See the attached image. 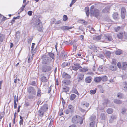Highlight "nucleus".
I'll return each mask as SVG.
<instances>
[{
  "label": "nucleus",
  "instance_id": "f257e3e1",
  "mask_svg": "<svg viewBox=\"0 0 127 127\" xmlns=\"http://www.w3.org/2000/svg\"><path fill=\"white\" fill-rule=\"evenodd\" d=\"M33 27H35L39 31H41L43 27L42 22L39 19H37L33 25Z\"/></svg>",
  "mask_w": 127,
  "mask_h": 127
},
{
  "label": "nucleus",
  "instance_id": "f03ea898",
  "mask_svg": "<svg viewBox=\"0 0 127 127\" xmlns=\"http://www.w3.org/2000/svg\"><path fill=\"white\" fill-rule=\"evenodd\" d=\"M72 122L74 123H79L80 124H82L83 120L82 118L78 116H74L72 119Z\"/></svg>",
  "mask_w": 127,
  "mask_h": 127
},
{
  "label": "nucleus",
  "instance_id": "7ed1b4c3",
  "mask_svg": "<svg viewBox=\"0 0 127 127\" xmlns=\"http://www.w3.org/2000/svg\"><path fill=\"white\" fill-rule=\"evenodd\" d=\"M48 108L45 105L42 106L38 111L39 115L40 117H42L44 114V113L46 111Z\"/></svg>",
  "mask_w": 127,
  "mask_h": 127
},
{
  "label": "nucleus",
  "instance_id": "20e7f679",
  "mask_svg": "<svg viewBox=\"0 0 127 127\" xmlns=\"http://www.w3.org/2000/svg\"><path fill=\"white\" fill-rule=\"evenodd\" d=\"M50 61V59L48 57L45 56L42 58V63L43 64H48Z\"/></svg>",
  "mask_w": 127,
  "mask_h": 127
},
{
  "label": "nucleus",
  "instance_id": "39448f33",
  "mask_svg": "<svg viewBox=\"0 0 127 127\" xmlns=\"http://www.w3.org/2000/svg\"><path fill=\"white\" fill-rule=\"evenodd\" d=\"M100 12V11L97 9L95 8L91 13H93V16L97 18L99 16Z\"/></svg>",
  "mask_w": 127,
  "mask_h": 127
},
{
  "label": "nucleus",
  "instance_id": "423d86ee",
  "mask_svg": "<svg viewBox=\"0 0 127 127\" xmlns=\"http://www.w3.org/2000/svg\"><path fill=\"white\" fill-rule=\"evenodd\" d=\"M82 68L80 64L78 63H75L72 67V69L75 71H76L79 69L81 68Z\"/></svg>",
  "mask_w": 127,
  "mask_h": 127
},
{
  "label": "nucleus",
  "instance_id": "0eeeda50",
  "mask_svg": "<svg viewBox=\"0 0 127 127\" xmlns=\"http://www.w3.org/2000/svg\"><path fill=\"white\" fill-rule=\"evenodd\" d=\"M52 69V67L50 66H45L42 68V71L43 72H46L50 71Z\"/></svg>",
  "mask_w": 127,
  "mask_h": 127
},
{
  "label": "nucleus",
  "instance_id": "6e6552de",
  "mask_svg": "<svg viewBox=\"0 0 127 127\" xmlns=\"http://www.w3.org/2000/svg\"><path fill=\"white\" fill-rule=\"evenodd\" d=\"M84 78V75L83 73H80L78 74L77 77V79L78 82L81 81L83 80Z\"/></svg>",
  "mask_w": 127,
  "mask_h": 127
},
{
  "label": "nucleus",
  "instance_id": "1a4fd4ad",
  "mask_svg": "<svg viewBox=\"0 0 127 127\" xmlns=\"http://www.w3.org/2000/svg\"><path fill=\"white\" fill-rule=\"evenodd\" d=\"M36 94V93H29L28 97L30 99H33L35 98Z\"/></svg>",
  "mask_w": 127,
  "mask_h": 127
},
{
  "label": "nucleus",
  "instance_id": "9d476101",
  "mask_svg": "<svg viewBox=\"0 0 127 127\" xmlns=\"http://www.w3.org/2000/svg\"><path fill=\"white\" fill-rule=\"evenodd\" d=\"M28 92L29 93H36L34 88L32 86H30L28 88Z\"/></svg>",
  "mask_w": 127,
  "mask_h": 127
},
{
  "label": "nucleus",
  "instance_id": "9b49d317",
  "mask_svg": "<svg viewBox=\"0 0 127 127\" xmlns=\"http://www.w3.org/2000/svg\"><path fill=\"white\" fill-rule=\"evenodd\" d=\"M117 96L119 98L122 99L124 98V94L121 93H118L117 95Z\"/></svg>",
  "mask_w": 127,
  "mask_h": 127
},
{
  "label": "nucleus",
  "instance_id": "f8f14e48",
  "mask_svg": "<svg viewBox=\"0 0 127 127\" xmlns=\"http://www.w3.org/2000/svg\"><path fill=\"white\" fill-rule=\"evenodd\" d=\"M117 67L116 65L112 64L109 67V69L112 71H115L116 70Z\"/></svg>",
  "mask_w": 127,
  "mask_h": 127
},
{
  "label": "nucleus",
  "instance_id": "ddd939ff",
  "mask_svg": "<svg viewBox=\"0 0 127 127\" xmlns=\"http://www.w3.org/2000/svg\"><path fill=\"white\" fill-rule=\"evenodd\" d=\"M113 102L114 103L117 104H121L122 103V101L117 99H114Z\"/></svg>",
  "mask_w": 127,
  "mask_h": 127
},
{
  "label": "nucleus",
  "instance_id": "4468645a",
  "mask_svg": "<svg viewBox=\"0 0 127 127\" xmlns=\"http://www.w3.org/2000/svg\"><path fill=\"white\" fill-rule=\"evenodd\" d=\"M92 78L90 76H89L86 77L85 79V81L87 83H90L92 80Z\"/></svg>",
  "mask_w": 127,
  "mask_h": 127
},
{
  "label": "nucleus",
  "instance_id": "2eb2a0df",
  "mask_svg": "<svg viewBox=\"0 0 127 127\" xmlns=\"http://www.w3.org/2000/svg\"><path fill=\"white\" fill-rule=\"evenodd\" d=\"M124 34L123 32H120L117 34V38L120 39H122L123 37Z\"/></svg>",
  "mask_w": 127,
  "mask_h": 127
},
{
  "label": "nucleus",
  "instance_id": "dca6fc26",
  "mask_svg": "<svg viewBox=\"0 0 127 127\" xmlns=\"http://www.w3.org/2000/svg\"><path fill=\"white\" fill-rule=\"evenodd\" d=\"M68 109L70 111V112L72 113L73 112L74 107L72 105H69L68 106Z\"/></svg>",
  "mask_w": 127,
  "mask_h": 127
},
{
  "label": "nucleus",
  "instance_id": "f3484780",
  "mask_svg": "<svg viewBox=\"0 0 127 127\" xmlns=\"http://www.w3.org/2000/svg\"><path fill=\"white\" fill-rule=\"evenodd\" d=\"M105 39L109 41H110L112 40V36L110 35H108L105 37Z\"/></svg>",
  "mask_w": 127,
  "mask_h": 127
},
{
  "label": "nucleus",
  "instance_id": "a211bd4d",
  "mask_svg": "<svg viewBox=\"0 0 127 127\" xmlns=\"http://www.w3.org/2000/svg\"><path fill=\"white\" fill-rule=\"evenodd\" d=\"M106 116L105 113H101L100 116L101 119L102 120H104L105 119Z\"/></svg>",
  "mask_w": 127,
  "mask_h": 127
},
{
  "label": "nucleus",
  "instance_id": "6ab92c4d",
  "mask_svg": "<svg viewBox=\"0 0 127 127\" xmlns=\"http://www.w3.org/2000/svg\"><path fill=\"white\" fill-rule=\"evenodd\" d=\"M117 117L115 115H112L111 117V119L109 120L110 123H112L113 122V120L117 118Z\"/></svg>",
  "mask_w": 127,
  "mask_h": 127
},
{
  "label": "nucleus",
  "instance_id": "aec40b11",
  "mask_svg": "<svg viewBox=\"0 0 127 127\" xmlns=\"http://www.w3.org/2000/svg\"><path fill=\"white\" fill-rule=\"evenodd\" d=\"M71 78L70 75L64 72V78L69 79Z\"/></svg>",
  "mask_w": 127,
  "mask_h": 127
},
{
  "label": "nucleus",
  "instance_id": "412c9836",
  "mask_svg": "<svg viewBox=\"0 0 127 127\" xmlns=\"http://www.w3.org/2000/svg\"><path fill=\"white\" fill-rule=\"evenodd\" d=\"M101 77H97L95 78L94 79V81L96 82H99L101 80Z\"/></svg>",
  "mask_w": 127,
  "mask_h": 127
},
{
  "label": "nucleus",
  "instance_id": "4be33fe9",
  "mask_svg": "<svg viewBox=\"0 0 127 127\" xmlns=\"http://www.w3.org/2000/svg\"><path fill=\"white\" fill-rule=\"evenodd\" d=\"M71 83L70 81L69 80H64V84L66 85H69Z\"/></svg>",
  "mask_w": 127,
  "mask_h": 127
},
{
  "label": "nucleus",
  "instance_id": "5701e85b",
  "mask_svg": "<svg viewBox=\"0 0 127 127\" xmlns=\"http://www.w3.org/2000/svg\"><path fill=\"white\" fill-rule=\"evenodd\" d=\"M109 11V9L108 7H105L102 10V12L104 13H108Z\"/></svg>",
  "mask_w": 127,
  "mask_h": 127
},
{
  "label": "nucleus",
  "instance_id": "b1692460",
  "mask_svg": "<svg viewBox=\"0 0 127 127\" xmlns=\"http://www.w3.org/2000/svg\"><path fill=\"white\" fill-rule=\"evenodd\" d=\"M107 113L109 114H111L113 112V109L111 108H109L106 111Z\"/></svg>",
  "mask_w": 127,
  "mask_h": 127
},
{
  "label": "nucleus",
  "instance_id": "393cba45",
  "mask_svg": "<svg viewBox=\"0 0 127 127\" xmlns=\"http://www.w3.org/2000/svg\"><path fill=\"white\" fill-rule=\"evenodd\" d=\"M85 10L87 16V17H88L89 14V10L88 8L86 7H85Z\"/></svg>",
  "mask_w": 127,
  "mask_h": 127
},
{
  "label": "nucleus",
  "instance_id": "a878e982",
  "mask_svg": "<svg viewBox=\"0 0 127 127\" xmlns=\"http://www.w3.org/2000/svg\"><path fill=\"white\" fill-rule=\"evenodd\" d=\"M41 80L42 82H47V79L46 77L45 76H43L41 78Z\"/></svg>",
  "mask_w": 127,
  "mask_h": 127
},
{
  "label": "nucleus",
  "instance_id": "bb28decb",
  "mask_svg": "<svg viewBox=\"0 0 127 127\" xmlns=\"http://www.w3.org/2000/svg\"><path fill=\"white\" fill-rule=\"evenodd\" d=\"M73 27L71 26H64V30H67L73 28Z\"/></svg>",
  "mask_w": 127,
  "mask_h": 127
},
{
  "label": "nucleus",
  "instance_id": "cd10ccee",
  "mask_svg": "<svg viewBox=\"0 0 127 127\" xmlns=\"http://www.w3.org/2000/svg\"><path fill=\"white\" fill-rule=\"evenodd\" d=\"M65 61L66 62H64V67L68 66L70 64V63L69 61H67V60H65Z\"/></svg>",
  "mask_w": 127,
  "mask_h": 127
},
{
  "label": "nucleus",
  "instance_id": "c85d7f7f",
  "mask_svg": "<svg viewBox=\"0 0 127 127\" xmlns=\"http://www.w3.org/2000/svg\"><path fill=\"white\" fill-rule=\"evenodd\" d=\"M76 95L74 94H72L70 95V99L71 100H73L76 97Z\"/></svg>",
  "mask_w": 127,
  "mask_h": 127
},
{
  "label": "nucleus",
  "instance_id": "c756f323",
  "mask_svg": "<svg viewBox=\"0 0 127 127\" xmlns=\"http://www.w3.org/2000/svg\"><path fill=\"white\" fill-rule=\"evenodd\" d=\"M101 37L100 36H98L94 37H93V39L95 40H99L101 38Z\"/></svg>",
  "mask_w": 127,
  "mask_h": 127
},
{
  "label": "nucleus",
  "instance_id": "7c9ffc66",
  "mask_svg": "<svg viewBox=\"0 0 127 127\" xmlns=\"http://www.w3.org/2000/svg\"><path fill=\"white\" fill-rule=\"evenodd\" d=\"M41 92L40 89H39L37 91V96L38 97H40L41 96Z\"/></svg>",
  "mask_w": 127,
  "mask_h": 127
},
{
  "label": "nucleus",
  "instance_id": "2f4dec72",
  "mask_svg": "<svg viewBox=\"0 0 127 127\" xmlns=\"http://www.w3.org/2000/svg\"><path fill=\"white\" fill-rule=\"evenodd\" d=\"M88 71V69L87 68H82L79 70V71L81 72H84Z\"/></svg>",
  "mask_w": 127,
  "mask_h": 127
},
{
  "label": "nucleus",
  "instance_id": "473e14b6",
  "mask_svg": "<svg viewBox=\"0 0 127 127\" xmlns=\"http://www.w3.org/2000/svg\"><path fill=\"white\" fill-rule=\"evenodd\" d=\"M96 118V116H95L93 115L91 116L89 118V120L91 121H93Z\"/></svg>",
  "mask_w": 127,
  "mask_h": 127
},
{
  "label": "nucleus",
  "instance_id": "72a5a7b5",
  "mask_svg": "<svg viewBox=\"0 0 127 127\" xmlns=\"http://www.w3.org/2000/svg\"><path fill=\"white\" fill-rule=\"evenodd\" d=\"M63 109L62 108H61L60 109L58 113V116H61L62 115H63Z\"/></svg>",
  "mask_w": 127,
  "mask_h": 127
},
{
  "label": "nucleus",
  "instance_id": "f704fd0d",
  "mask_svg": "<svg viewBox=\"0 0 127 127\" xmlns=\"http://www.w3.org/2000/svg\"><path fill=\"white\" fill-rule=\"evenodd\" d=\"M101 80L103 81H106L107 80V77L106 76H104L101 77Z\"/></svg>",
  "mask_w": 127,
  "mask_h": 127
},
{
  "label": "nucleus",
  "instance_id": "c9c22d12",
  "mask_svg": "<svg viewBox=\"0 0 127 127\" xmlns=\"http://www.w3.org/2000/svg\"><path fill=\"white\" fill-rule=\"evenodd\" d=\"M4 35H3L0 34V41L1 42L3 41L4 39Z\"/></svg>",
  "mask_w": 127,
  "mask_h": 127
},
{
  "label": "nucleus",
  "instance_id": "e433bc0d",
  "mask_svg": "<svg viewBox=\"0 0 127 127\" xmlns=\"http://www.w3.org/2000/svg\"><path fill=\"white\" fill-rule=\"evenodd\" d=\"M127 109L125 108H123L122 109L121 113L123 114H124L126 113Z\"/></svg>",
  "mask_w": 127,
  "mask_h": 127
},
{
  "label": "nucleus",
  "instance_id": "4c0bfd02",
  "mask_svg": "<svg viewBox=\"0 0 127 127\" xmlns=\"http://www.w3.org/2000/svg\"><path fill=\"white\" fill-rule=\"evenodd\" d=\"M113 18L116 20L117 19L118 16V14L117 13H114L113 15Z\"/></svg>",
  "mask_w": 127,
  "mask_h": 127
},
{
  "label": "nucleus",
  "instance_id": "58836bf2",
  "mask_svg": "<svg viewBox=\"0 0 127 127\" xmlns=\"http://www.w3.org/2000/svg\"><path fill=\"white\" fill-rule=\"evenodd\" d=\"M96 90L97 89L95 88L94 90H91L90 91V94H95L96 92Z\"/></svg>",
  "mask_w": 127,
  "mask_h": 127
},
{
  "label": "nucleus",
  "instance_id": "ea45409f",
  "mask_svg": "<svg viewBox=\"0 0 127 127\" xmlns=\"http://www.w3.org/2000/svg\"><path fill=\"white\" fill-rule=\"evenodd\" d=\"M69 90V88L68 87H64V92H67Z\"/></svg>",
  "mask_w": 127,
  "mask_h": 127
},
{
  "label": "nucleus",
  "instance_id": "a19ab883",
  "mask_svg": "<svg viewBox=\"0 0 127 127\" xmlns=\"http://www.w3.org/2000/svg\"><path fill=\"white\" fill-rule=\"evenodd\" d=\"M16 36L17 38H19L20 37V32L19 31H17L16 32Z\"/></svg>",
  "mask_w": 127,
  "mask_h": 127
},
{
  "label": "nucleus",
  "instance_id": "79ce46f5",
  "mask_svg": "<svg viewBox=\"0 0 127 127\" xmlns=\"http://www.w3.org/2000/svg\"><path fill=\"white\" fill-rule=\"evenodd\" d=\"M122 53L121 50H119L115 52V54L117 55H120Z\"/></svg>",
  "mask_w": 127,
  "mask_h": 127
},
{
  "label": "nucleus",
  "instance_id": "37998d69",
  "mask_svg": "<svg viewBox=\"0 0 127 127\" xmlns=\"http://www.w3.org/2000/svg\"><path fill=\"white\" fill-rule=\"evenodd\" d=\"M48 54L50 57L53 59L54 58V55L53 54L51 53H49Z\"/></svg>",
  "mask_w": 127,
  "mask_h": 127
},
{
  "label": "nucleus",
  "instance_id": "c03bdc74",
  "mask_svg": "<svg viewBox=\"0 0 127 127\" xmlns=\"http://www.w3.org/2000/svg\"><path fill=\"white\" fill-rule=\"evenodd\" d=\"M56 20L54 18H52L51 19V24H55L56 22Z\"/></svg>",
  "mask_w": 127,
  "mask_h": 127
},
{
  "label": "nucleus",
  "instance_id": "a18cd8bd",
  "mask_svg": "<svg viewBox=\"0 0 127 127\" xmlns=\"http://www.w3.org/2000/svg\"><path fill=\"white\" fill-rule=\"evenodd\" d=\"M95 123V121H94L91 122L90 124V127H94V125Z\"/></svg>",
  "mask_w": 127,
  "mask_h": 127
},
{
  "label": "nucleus",
  "instance_id": "49530a36",
  "mask_svg": "<svg viewBox=\"0 0 127 127\" xmlns=\"http://www.w3.org/2000/svg\"><path fill=\"white\" fill-rule=\"evenodd\" d=\"M35 45V44L34 43H32V45L31 46V51L32 53H33L34 52V50H33V48H34V46Z\"/></svg>",
  "mask_w": 127,
  "mask_h": 127
},
{
  "label": "nucleus",
  "instance_id": "de8ad7c7",
  "mask_svg": "<svg viewBox=\"0 0 127 127\" xmlns=\"http://www.w3.org/2000/svg\"><path fill=\"white\" fill-rule=\"evenodd\" d=\"M72 92H73L75 94H77L78 95V94H78V92L77 91V90L75 88H74L72 89Z\"/></svg>",
  "mask_w": 127,
  "mask_h": 127
},
{
  "label": "nucleus",
  "instance_id": "09e8293b",
  "mask_svg": "<svg viewBox=\"0 0 127 127\" xmlns=\"http://www.w3.org/2000/svg\"><path fill=\"white\" fill-rule=\"evenodd\" d=\"M106 54L108 57H109L110 56V52L109 51H106Z\"/></svg>",
  "mask_w": 127,
  "mask_h": 127
},
{
  "label": "nucleus",
  "instance_id": "8fccbe9b",
  "mask_svg": "<svg viewBox=\"0 0 127 127\" xmlns=\"http://www.w3.org/2000/svg\"><path fill=\"white\" fill-rule=\"evenodd\" d=\"M121 16L123 19H124L125 16V13L124 12H121Z\"/></svg>",
  "mask_w": 127,
  "mask_h": 127
},
{
  "label": "nucleus",
  "instance_id": "3c124183",
  "mask_svg": "<svg viewBox=\"0 0 127 127\" xmlns=\"http://www.w3.org/2000/svg\"><path fill=\"white\" fill-rule=\"evenodd\" d=\"M121 29V28L119 27L118 26L117 27H115L114 28L116 32H118Z\"/></svg>",
  "mask_w": 127,
  "mask_h": 127
},
{
  "label": "nucleus",
  "instance_id": "603ef678",
  "mask_svg": "<svg viewBox=\"0 0 127 127\" xmlns=\"http://www.w3.org/2000/svg\"><path fill=\"white\" fill-rule=\"evenodd\" d=\"M98 70L100 72L103 71V69L102 66H101L99 67L98 69Z\"/></svg>",
  "mask_w": 127,
  "mask_h": 127
},
{
  "label": "nucleus",
  "instance_id": "864d4df0",
  "mask_svg": "<svg viewBox=\"0 0 127 127\" xmlns=\"http://www.w3.org/2000/svg\"><path fill=\"white\" fill-rule=\"evenodd\" d=\"M112 63L113 64L116 65V60L114 59H112Z\"/></svg>",
  "mask_w": 127,
  "mask_h": 127
},
{
  "label": "nucleus",
  "instance_id": "5fc2aeb1",
  "mask_svg": "<svg viewBox=\"0 0 127 127\" xmlns=\"http://www.w3.org/2000/svg\"><path fill=\"white\" fill-rule=\"evenodd\" d=\"M98 56L101 59H103L104 57L103 55L101 54H98Z\"/></svg>",
  "mask_w": 127,
  "mask_h": 127
},
{
  "label": "nucleus",
  "instance_id": "6e6d98bb",
  "mask_svg": "<svg viewBox=\"0 0 127 127\" xmlns=\"http://www.w3.org/2000/svg\"><path fill=\"white\" fill-rule=\"evenodd\" d=\"M68 19L67 16L66 15H64V21H65Z\"/></svg>",
  "mask_w": 127,
  "mask_h": 127
},
{
  "label": "nucleus",
  "instance_id": "4d7b16f0",
  "mask_svg": "<svg viewBox=\"0 0 127 127\" xmlns=\"http://www.w3.org/2000/svg\"><path fill=\"white\" fill-rule=\"evenodd\" d=\"M77 47L76 45H73V51H76Z\"/></svg>",
  "mask_w": 127,
  "mask_h": 127
},
{
  "label": "nucleus",
  "instance_id": "13d9d810",
  "mask_svg": "<svg viewBox=\"0 0 127 127\" xmlns=\"http://www.w3.org/2000/svg\"><path fill=\"white\" fill-rule=\"evenodd\" d=\"M122 66L123 68H126L127 67V65L126 63H124L122 64Z\"/></svg>",
  "mask_w": 127,
  "mask_h": 127
},
{
  "label": "nucleus",
  "instance_id": "bf43d9fd",
  "mask_svg": "<svg viewBox=\"0 0 127 127\" xmlns=\"http://www.w3.org/2000/svg\"><path fill=\"white\" fill-rule=\"evenodd\" d=\"M32 37H31V38H30L29 39H28V43H30L31 42L32 40Z\"/></svg>",
  "mask_w": 127,
  "mask_h": 127
},
{
  "label": "nucleus",
  "instance_id": "052dcab7",
  "mask_svg": "<svg viewBox=\"0 0 127 127\" xmlns=\"http://www.w3.org/2000/svg\"><path fill=\"white\" fill-rule=\"evenodd\" d=\"M126 12V10L124 7H122L121 10V12Z\"/></svg>",
  "mask_w": 127,
  "mask_h": 127
},
{
  "label": "nucleus",
  "instance_id": "680f3d73",
  "mask_svg": "<svg viewBox=\"0 0 127 127\" xmlns=\"http://www.w3.org/2000/svg\"><path fill=\"white\" fill-rule=\"evenodd\" d=\"M94 5L90 7V12L91 13H92V11H93V10L94 9Z\"/></svg>",
  "mask_w": 127,
  "mask_h": 127
},
{
  "label": "nucleus",
  "instance_id": "e2e57ef3",
  "mask_svg": "<svg viewBox=\"0 0 127 127\" xmlns=\"http://www.w3.org/2000/svg\"><path fill=\"white\" fill-rule=\"evenodd\" d=\"M63 118V117H60V118H59V121H60L61 122V124H63V120H62V118Z\"/></svg>",
  "mask_w": 127,
  "mask_h": 127
},
{
  "label": "nucleus",
  "instance_id": "0e129e2a",
  "mask_svg": "<svg viewBox=\"0 0 127 127\" xmlns=\"http://www.w3.org/2000/svg\"><path fill=\"white\" fill-rule=\"evenodd\" d=\"M32 11H29L28 12V14L29 16H31L32 15Z\"/></svg>",
  "mask_w": 127,
  "mask_h": 127
},
{
  "label": "nucleus",
  "instance_id": "69168bd1",
  "mask_svg": "<svg viewBox=\"0 0 127 127\" xmlns=\"http://www.w3.org/2000/svg\"><path fill=\"white\" fill-rule=\"evenodd\" d=\"M124 85V88H126V89L127 90V82H125Z\"/></svg>",
  "mask_w": 127,
  "mask_h": 127
},
{
  "label": "nucleus",
  "instance_id": "338daca9",
  "mask_svg": "<svg viewBox=\"0 0 127 127\" xmlns=\"http://www.w3.org/2000/svg\"><path fill=\"white\" fill-rule=\"evenodd\" d=\"M4 114L5 112H3L1 113L0 116L3 117L4 116Z\"/></svg>",
  "mask_w": 127,
  "mask_h": 127
},
{
  "label": "nucleus",
  "instance_id": "774afa93",
  "mask_svg": "<svg viewBox=\"0 0 127 127\" xmlns=\"http://www.w3.org/2000/svg\"><path fill=\"white\" fill-rule=\"evenodd\" d=\"M36 83L34 81H33L31 82V85H32L34 86H35V85Z\"/></svg>",
  "mask_w": 127,
  "mask_h": 127
}]
</instances>
